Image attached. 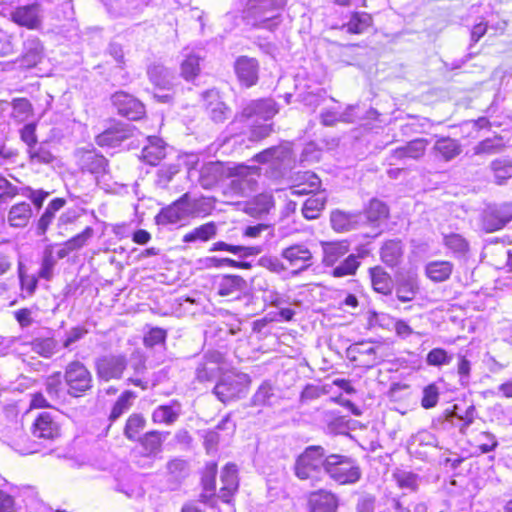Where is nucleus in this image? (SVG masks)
Instances as JSON below:
<instances>
[{
  "label": "nucleus",
  "instance_id": "f257e3e1",
  "mask_svg": "<svg viewBox=\"0 0 512 512\" xmlns=\"http://www.w3.org/2000/svg\"><path fill=\"white\" fill-rule=\"evenodd\" d=\"M284 5L285 0H248L243 19L254 28L274 31L282 22Z\"/></svg>",
  "mask_w": 512,
  "mask_h": 512
},
{
  "label": "nucleus",
  "instance_id": "f03ea898",
  "mask_svg": "<svg viewBox=\"0 0 512 512\" xmlns=\"http://www.w3.org/2000/svg\"><path fill=\"white\" fill-rule=\"evenodd\" d=\"M300 182L291 187V195H306L313 193L303 204L302 214L308 220L316 219L324 209L327 197L324 192H316L320 187L319 177L310 171L303 172L298 176Z\"/></svg>",
  "mask_w": 512,
  "mask_h": 512
},
{
  "label": "nucleus",
  "instance_id": "7ed1b4c3",
  "mask_svg": "<svg viewBox=\"0 0 512 512\" xmlns=\"http://www.w3.org/2000/svg\"><path fill=\"white\" fill-rule=\"evenodd\" d=\"M327 456L325 449L319 445H310L296 458L294 463L295 476L313 485L320 482L326 474Z\"/></svg>",
  "mask_w": 512,
  "mask_h": 512
},
{
  "label": "nucleus",
  "instance_id": "20e7f679",
  "mask_svg": "<svg viewBox=\"0 0 512 512\" xmlns=\"http://www.w3.org/2000/svg\"><path fill=\"white\" fill-rule=\"evenodd\" d=\"M325 472L340 485L355 484L362 476L361 468L356 460L339 454L327 455Z\"/></svg>",
  "mask_w": 512,
  "mask_h": 512
},
{
  "label": "nucleus",
  "instance_id": "39448f33",
  "mask_svg": "<svg viewBox=\"0 0 512 512\" xmlns=\"http://www.w3.org/2000/svg\"><path fill=\"white\" fill-rule=\"evenodd\" d=\"M64 381L68 387V394L79 397L92 388V374L80 361L69 363L64 372Z\"/></svg>",
  "mask_w": 512,
  "mask_h": 512
},
{
  "label": "nucleus",
  "instance_id": "423d86ee",
  "mask_svg": "<svg viewBox=\"0 0 512 512\" xmlns=\"http://www.w3.org/2000/svg\"><path fill=\"white\" fill-rule=\"evenodd\" d=\"M278 111V105L272 98L252 100L235 116L230 127L238 123V121L266 122L272 119Z\"/></svg>",
  "mask_w": 512,
  "mask_h": 512
},
{
  "label": "nucleus",
  "instance_id": "0eeeda50",
  "mask_svg": "<svg viewBox=\"0 0 512 512\" xmlns=\"http://www.w3.org/2000/svg\"><path fill=\"white\" fill-rule=\"evenodd\" d=\"M258 168L255 166L237 165L231 167L228 189L235 195L246 197L256 190Z\"/></svg>",
  "mask_w": 512,
  "mask_h": 512
},
{
  "label": "nucleus",
  "instance_id": "6e6552de",
  "mask_svg": "<svg viewBox=\"0 0 512 512\" xmlns=\"http://www.w3.org/2000/svg\"><path fill=\"white\" fill-rule=\"evenodd\" d=\"M480 220L485 232L500 230L512 221V204L488 205L483 209Z\"/></svg>",
  "mask_w": 512,
  "mask_h": 512
},
{
  "label": "nucleus",
  "instance_id": "1a4fd4ad",
  "mask_svg": "<svg viewBox=\"0 0 512 512\" xmlns=\"http://www.w3.org/2000/svg\"><path fill=\"white\" fill-rule=\"evenodd\" d=\"M165 437L159 431H150L139 438L141 450L137 464L140 467H152L154 461L160 457Z\"/></svg>",
  "mask_w": 512,
  "mask_h": 512
},
{
  "label": "nucleus",
  "instance_id": "9d476101",
  "mask_svg": "<svg viewBox=\"0 0 512 512\" xmlns=\"http://www.w3.org/2000/svg\"><path fill=\"white\" fill-rule=\"evenodd\" d=\"M126 367L127 359L122 354L103 355L95 361L96 375L105 382L120 379Z\"/></svg>",
  "mask_w": 512,
  "mask_h": 512
},
{
  "label": "nucleus",
  "instance_id": "9b49d317",
  "mask_svg": "<svg viewBox=\"0 0 512 512\" xmlns=\"http://www.w3.org/2000/svg\"><path fill=\"white\" fill-rule=\"evenodd\" d=\"M111 101L118 114L129 120H139L145 115L144 104L126 92L118 91L114 93Z\"/></svg>",
  "mask_w": 512,
  "mask_h": 512
},
{
  "label": "nucleus",
  "instance_id": "f8f14e48",
  "mask_svg": "<svg viewBox=\"0 0 512 512\" xmlns=\"http://www.w3.org/2000/svg\"><path fill=\"white\" fill-rule=\"evenodd\" d=\"M246 386L244 377L235 374H228L221 378L215 385L213 393L223 403L240 398L245 393Z\"/></svg>",
  "mask_w": 512,
  "mask_h": 512
},
{
  "label": "nucleus",
  "instance_id": "ddd939ff",
  "mask_svg": "<svg viewBox=\"0 0 512 512\" xmlns=\"http://www.w3.org/2000/svg\"><path fill=\"white\" fill-rule=\"evenodd\" d=\"M229 175H231L230 166L220 161H210L201 166L198 183L204 189H211Z\"/></svg>",
  "mask_w": 512,
  "mask_h": 512
},
{
  "label": "nucleus",
  "instance_id": "4468645a",
  "mask_svg": "<svg viewBox=\"0 0 512 512\" xmlns=\"http://www.w3.org/2000/svg\"><path fill=\"white\" fill-rule=\"evenodd\" d=\"M31 433L34 438L45 442H53L60 436V426L49 412L40 413L33 422Z\"/></svg>",
  "mask_w": 512,
  "mask_h": 512
},
{
  "label": "nucleus",
  "instance_id": "2eb2a0df",
  "mask_svg": "<svg viewBox=\"0 0 512 512\" xmlns=\"http://www.w3.org/2000/svg\"><path fill=\"white\" fill-rule=\"evenodd\" d=\"M77 164L82 172H88L95 176L107 172L108 160L93 150L80 149L76 152Z\"/></svg>",
  "mask_w": 512,
  "mask_h": 512
},
{
  "label": "nucleus",
  "instance_id": "dca6fc26",
  "mask_svg": "<svg viewBox=\"0 0 512 512\" xmlns=\"http://www.w3.org/2000/svg\"><path fill=\"white\" fill-rule=\"evenodd\" d=\"M11 20L28 29H38L42 24V11L38 3L19 6L10 13Z\"/></svg>",
  "mask_w": 512,
  "mask_h": 512
},
{
  "label": "nucleus",
  "instance_id": "f3484780",
  "mask_svg": "<svg viewBox=\"0 0 512 512\" xmlns=\"http://www.w3.org/2000/svg\"><path fill=\"white\" fill-rule=\"evenodd\" d=\"M207 114L215 123H223L231 115V109L221 100L219 92L210 89L202 94Z\"/></svg>",
  "mask_w": 512,
  "mask_h": 512
},
{
  "label": "nucleus",
  "instance_id": "a211bd4d",
  "mask_svg": "<svg viewBox=\"0 0 512 512\" xmlns=\"http://www.w3.org/2000/svg\"><path fill=\"white\" fill-rule=\"evenodd\" d=\"M135 128L130 124L116 123L96 137V143L101 147H116L124 140L134 135Z\"/></svg>",
  "mask_w": 512,
  "mask_h": 512
},
{
  "label": "nucleus",
  "instance_id": "6ab92c4d",
  "mask_svg": "<svg viewBox=\"0 0 512 512\" xmlns=\"http://www.w3.org/2000/svg\"><path fill=\"white\" fill-rule=\"evenodd\" d=\"M281 256L292 267H297L294 274L307 270L312 265L313 255L305 244H294L282 250Z\"/></svg>",
  "mask_w": 512,
  "mask_h": 512
},
{
  "label": "nucleus",
  "instance_id": "aec40b11",
  "mask_svg": "<svg viewBox=\"0 0 512 512\" xmlns=\"http://www.w3.org/2000/svg\"><path fill=\"white\" fill-rule=\"evenodd\" d=\"M476 415L477 412L472 401L464 400L462 403H456L450 409V426L459 428V431L464 434Z\"/></svg>",
  "mask_w": 512,
  "mask_h": 512
},
{
  "label": "nucleus",
  "instance_id": "412c9836",
  "mask_svg": "<svg viewBox=\"0 0 512 512\" xmlns=\"http://www.w3.org/2000/svg\"><path fill=\"white\" fill-rule=\"evenodd\" d=\"M339 497L328 490L320 489L310 493L308 508L310 512H337Z\"/></svg>",
  "mask_w": 512,
  "mask_h": 512
},
{
  "label": "nucleus",
  "instance_id": "4be33fe9",
  "mask_svg": "<svg viewBox=\"0 0 512 512\" xmlns=\"http://www.w3.org/2000/svg\"><path fill=\"white\" fill-rule=\"evenodd\" d=\"M187 218H202L211 214L215 208V201L211 197H191L189 193L181 196Z\"/></svg>",
  "mask_w": 512,
  "mask_h": 512
},
{
  "label": "nucleus",
  "instance_id": "5701e85b",
  "mask_svg": "<svg viewBox=\"0 0 512 512\" xmlns=\"http://www.w3.org/2000/svg\"><path fill=\"white\" fill-rule=\"evenodd\" d=\"M235 73L242 85L251 87L258 81L259 63L255 58L240 56L234 64Z\"/></svg>",
  "mask_w": 512,
  "mask_h": 512
},
{
  "label": "nucleus",
  "instance_id": "b1692460",
  "mask_svg": "<svg viewBox=\"0 0 512 512\" xmlns=\"http://www.w3.org/2000/svg\"><path fill=\"white\" fill-rule=\"evenodd\" d=\"M44 58V47L36 36H28L23 42L22 55L19 59L21 67L30 69L39 64Z\"/></svg>",
  "mask_w": 512,
  "mask_h": 512
},
{
  "label": "nucleus",
  "instance_id": "393cba45",
  "mask_svg": "<svg viewBox=\"0 0 512 512\" xmlns=\"http://www.w3.org/2000/svg\"><path fill=\"white\" fill-rule=\"evenodd\" d=\"M185 220H188V218L181 197L171 205L162 208L155 217L156 223L163 226L177 224Z\"/></svg>",
  "mask_w": 512,
  "mask_h": 512
},
{
  "label": "nucleus",
  "instance_id": "a878e982",
  "mask_svg": "<svg viewBox=\"0 0 512 512\" xmlns=\"http://www.w3.org/2000/svg\"><path fill=\"white\" fill-rule=\"evenodd\" d=\"M218 233V224L214 221H210L204 224H201L182 237L183 243H204L214 239Z\"/></svg>",
  "mask_w": 512,
  "mask_h": 512
},
{
  "label": "nucleus",
  "instance_id": "bb28decb",
  "mask_svg": "<svg viewBox=\"0 0 512 512\" xmlns=\"http://www.w3.org/2000/svg\"><path fill=\"white\" fill-rule=\"evenodd\" d=\"M332 228L337 232L349 231L363 222L361 213H347L340 210L333 211L330 217Z\"/></svg>",
  "mask_w": 512,
  "mask_h": 512
},
{
  "label": "nucleus",
  "instance_id": "cd10ccee",
  "mask_svg": "<svg viewBox=\"0 0 512 512\" xmlns=\"http://www.w3.org/2000/svg\"><path fill=\"white\" fill-rule=\"evenodd\" d=\"M323 264L332 267L335 263L347 254L350 250V244L347 240L323 242Z\"/></svg>",
  "mask_w": 512,
  "mask_h": 512
},
{
  "label": "nucleus",
  "instance_id": "c85d7f7f",
  "mask_svg": "<svg viewBox=\"0 0 512 512\" xmlns=\"http://www.w3.org/2000/svg\"><path fill=\"white\" fill-rule=\"evenodd\" d=\"M404 246L400 240H388L380 249V257L388 267L398 266L403 258Z\"/></svg>",
  "mask_w": 512,
  "mask_h": 512
},
{
  "label": "nucleus",
  "instance_id": "c756f323",
  "mask_svg": "<svg viewBox=\"0 0 512 512\" xmlns=\"http://www.w3.org/2000/svg\"><path fill=\"white\" fill-rule=\"evenodd\" d=\"M489 168L493 174V181L496 185L507 184L512 178V157L504 156L491 161Z\"/></svg>",
  "mask_w": 512,
  "mask_h": 512
},
{
  "label": "nucleus",
  "instance_id": "7c9ffc66",
  "mask_svg": "<svg viewBox=\"0 0 512 512\" xmlns=\"http://www.w3.org/2000/svg\"><path fill=\"white\" fill-rule=\"evenodd\" d=\"M181 414V404L173 400L167 405L158 406L152 413V420L155 423L171 425L177 421Z\"/></svg>",
  "mask_w": 512,
  "mask_h": 512
},
{
  "label": "nucleus",
  "instance_id": "2f4dec72",
  "mask_svg": "<svg viewBox=\"0 0 512 512\" xmlns=\"http://www.w3.org/2000/svg\"><path fill=\"white\" fill-rule=\"evenodd\" d=\"M147 74L149 80L156 87L169 90L173 84V74L172 72L163 66L162 64H152L148 67Z\"/></svg>",
  "mask_w": 512,
  "mask_h": 512
},
{
  "label": "nucleus",
  "instance_id": "473e14b6",
  "mask_svg": "<svg viewBox=\"0 0 512 512\" xmlns=\"http://www.w3.org/2000/svg\"><path fill=\"white\" fill-rule=\"evenodd\" d=\"M226 251L241 258L259 255L262 252L259 246L234 245L225 241H217L211 245L209 252Z\"/></svg>",
  "mask_w": 512,
  "mask_h": 512
},
{
  "label": "nucleus",
  "instance_id": "72a5a7b5",
  "mask_svg": "<svg viewBox=\"0 0 512 512\" xmlns=\"http://www.w3.org/2000/svg\"><path fill=\"white\" fill-rule=\"evenodd\" d=\"M165 154L166 148L163 140L157 137H149L148 144L142 149L141 157L146 163L156 165L165 157Z\"/></svg>",
  "mask_w": 512,
  "mask_h": 512
},
{
  "label": "nucleus",
  "instance_id": "f704fd0d",
  "mask_svg": "<svg viewBox=\"0 0 512 512\" xmlns=\"http://www.w3.org/2000/svg\"><path fill=\"white\" fill-rule=\"evenodd\" d=\"M246 281L238 275H225L218 283V294L220 296H237L245 290Z\"/></svg>",
  "mask_w": 512,
  "mask_h": 512
},
{
  "label": "nucleus",
  "instance_id": "c9c22d12",
  "mask_svg": "<svg viewBox=\"0 0 512 512\" xmlns=\"http://www.w3.org/2000/svg\"><path fill=\"white\" fill-rule=\"evenodd\" d=\"M184 59L181 62V76L187 80L191 81L195 79L200 73V60L201 56L193 51L188 49L183 50Z\"/></svg>",
  "mask_w": 512,
  "mask_h": 512
},
{
  "label": "nucleus",
  "instance_id": "e433bc0d",
  "mask_svg": "<svg viewBox=\"0 0 512 512\" xmlns=\"http://www.w3.org/2000/svg\"><path fill=\"white\" fill-rule=\"evenodd\" d=\"M32 216V209L29 203L20 202L13 205L8 213V223L12 227H25Z\"/></svg>",
  "mask_w": 512,
  "mask_h": 512
},
{
  "label": "nucleus",
  "instance_id": "4c0bfd02",
  "mask_svg": "<svg viewBox=\"0 0 512 512\" xmlns=\"http://www.w3.org/2000/svg\"><path fill=\"white\" fill-rule=\"evenodd\" d=\"M219 371L218 359L214 355L206 356L196 368V379L199 382L213 381L218 376Z\"/></svg>",
  "mask_w": 512,
  "mask_h": 512
},
{
  "label": "nucleus",
  "instance_id": "58836bf2",
  "mask_svg": "<svg viewBox=\"0 0 512 512\" xmlns=\"http://www.w3.org/2000/svg\"><path fill=\"white\" fill-rule=\"evenodd\" d=\"M373 289L381 294L388 295L392 291L391 276L381 267L375 266L369 269Z\"/></svg>",
  "mask_w": 512,
  "mask_h": 512
},
{
  "label": "nucleus",
  "instance_id": "ea45409f",
  "mask_svg": "<svg viewBox=\"0 0 512 512\" xmlns=\"http://www.w3.org/2000/svg\"><path fill=\"white\" fill-rule=\"evenodd\" d=\"M217 465L214 462L207 463L202 476L203 493L200 500L207 503L214 496L216 489Z\"/></svg>",
  "mask_w": 512,
  "mask_h": 512
},
{
  "label": "nucleus",
  "instance_id": "a19ab883",
  "mask_svg": "<svg viewBox=\"0 0 512 512\" xmlns=\"http://www.w3.org/2000/svg\"><path fill=\"white\" fill-rule=\"evenodd\" d=\"M277 400L275 387L270 382L264 381L256 390L251 401L254 406H271Z\"/></svg>",
  "mask_w": 512,
  "mask_h": 512
},
{
  "label": "nucleus",
  "instance_id": "79ce46f5",
  "mask_svg": "<svg viewBox=\"0 0 512 512\" xmlns=\"http://www.w3.org/2000/svg\"><path fill=\"white\" fill-rule=\"evenodd\" d=\"M65 203L63 198H55L48 204L37 224L38 235H44L46 233L49 225L55 218V213L59 211Z\"/></svg>",
  "mask_w": 512,
  "mask_h": 512
},
{
  "label": "nucleus",
  "instance_id": "37998d69",
  "mask_svg": "<svg viewBox=\"0 0 512 512\" xmlns=\"http://www.w3.org/2000/svg\"><path fill=\"white\" fill-rule=\"evenodd\" d=\"M348 354L351 361H358L357 355L366 356L367 360L363 361L362 364L368 367L374 366L379 362L376 357V349L372 346H368L364 342L352 345L348 349Z\"/></svg>",
  "mask_w": 512,
  "mask_h": 512
},
{
  "label": "nucleus",
  "instance_id": "c03bdc74",
  "mask_svg": "<svg viewBox=\"0 0 512 512\" xmlns=\"http://www.w3.org/2000/svg\"><path fill=\"white\" fill-rule=\"evenodd\" d=\"M426 149V142L423 139H416L409 142L406 146L397 148L393 151L392 157L396 159L420 158Z\"/></svg>",
  "mask_w": 512,
  "mask_h": 512
},
{
  "label": "nucleus",
  "instance_id": "a18cd8bd",
  "mask_svg": "<svg viewBox=\"0 0 512 512\" xmlns=\"http://www.w3.org/2000/svg\"><path fill=\"white\" fill-rule=\"evenodd\" d=\"M365 253L350 254L339 265L333 268L332 275L336 278L354 275L360 266V259L363 258Z\"/></svg>",
  "mask_w": 512,
  "mask_h": 512
},
{
  "label": "nucleus",
  "instance_id": "49530a36",
  "mask_svg": "<svg viewBox=\"0 0 512 512\" xmlns=\"http://www.w3.org/2000/svg\"><path fill=\"white\" fill-rule=\"evenodd\" d=\"M502 136L496 135L492 138H486L474 146L473 151L475 155H493L500 153L504 150Z\"/></svg>",
  "mask_w": 512,
  "mask_h": 512
},
{
  "label": "nucleus",
  "instance_id": "de8ad7c7",
  "mask_svg": "<svg viewBox=\"0 0 512 512\" xmlns=\"http://www.w3.org/2000/svg\"><path fill=\"white\" fill-rule=\"evenodd\" d=\"M31 350L44 358H50L57 352L58 343L53 337H37L30 343Z\"/></svg>",
  "mask_w": 512,
  "mask_h": 512
},
{
  "label": "nucleus",
  "instance_id": "09e8293b",
  "mask_svg": "<svg viewBox=\"0 0 512 512\" xmlns=\"http://www.w3.org/2000/svg\"><path fill=\"white\" fill-rule=\"evenodd\" d=\"M388 213V207L385 203L377 199H372L365 212L361 213V216H363V222L367 220L374 224L382 219H386Z\"/></svg>",
  "mask_w": 512,
  "mask_h": 512
},
{
  "label": "nucleus",
  "instance_id": "8fccbe9b",
  "mask_svg": "<svg viewBox=\"0 0 512 512\" xmlns=\"http://www.w3.org/2000/svg\"><path fill=\"white\" fill-rule=\"evenodd\" d=\"M30 161L35 164H51L55 160V156L49 149V145L45 142L39 143L27 149Z\"/></svg>",
  "mask_w": 512,
  "mask_h": 512
},
{
  "label": "nucleus",
  "instance_id": "3c124183",
  "mask_svg": "<svg viewBox=\"0 0 512 512\" xmlns=\"http://www.w3.org/2000/svg\"><path fill=\"white\" fill-rule=\"evenodd\" d=\"M54 248V245H48L45 247L43 252V258L38 276L45 280H50L52 278L53 270L57 263Z\"/></svg>",
  "mask_w": 512,
  "mask_h": 512
},
{
  "label": "nucleus",
  "instance_id": "603ef678",
  "mask_svg": "<svg viewBox=\"0 0 512 512\" xmlns=\"http://www.w3.org/2000/svg\"><path fill=\"white\" fill-rule=\"evenodd\" d=\"M146 420L141 414L134 413L129 416L124 428V435L131 441L139 440L140 432L145 428Z\"/></svg>",
  "mask_w": 512,
  "mask_h": 512
},
{
  "label": "nucleus",
  "instance_id": "864d4df0",
  "mask_svg": "<svg viewBox=\"0 0 512 512\" xmlns=\"http://www.w3.org/2000/svg\"><path fill=\"white\" fill-rule=\"evenodd\" d=\"M45 391L52 401H59L64 396L62 377L59 372L47 377L45 381Z\"/></svg>",
  "mask_w": 512,
  "mask_h": 512
},
{
  "label": "nucleus",
  "instance_id": "5fc2aeb1",
  "mask_svg": "<svg viewBox=\"0 0 512 512\" xmlns=\"http://www.w3.org/2000/svg\"><path fill=\"white\" fill-rule=\"evenodd\" d=\"M371 22L372 18L369 14L355 12L344 27L349 33L361 34L371 25Z\"/></svg>",
  "mask_w": 512,
  "mask_h": 512
},
{
  "label": "nucleus",
  "instance_id": "6e6d98bb",
  "mask_svg": "<svg viewBox=\"0 0 512 512\" xmlns=\"http://www.w3.org/2000/svg\"><path fill=\"white\" fill-rule=\"evenodd\" d=\"M18 277L21 289L25 291L28 296L33 295L38 285V278L35 275H29L25 265L21 261L18 262Z\"/></svg>",
  "mask_w": 512,
  "mask_h": 512
},
{
  "label": "nucleus",
  "instance_id": "4d7b16f0",
  "mask_svg": "<svg viewBox=\"0 0 512 512\" xmlns=\"http://www.w3.org/2000/svg\"><path fill=\"white\" fill-rule=\"evenodd\" d=\"M450 252L460 260H465L469 254V243L460 234L450 233Z\"/></svg>",
  "mask_w": 512,
  "mask_h": 512
},
{
  "label": "nucleus",
  "instance_id": "13d9d810",
  "mask_svg": "<svg viewBox=\"0 0 512 512\" xmlns=\"http://www.w3.org/2000/svg\"><path fill=\"white\" fill-rule=\"evenodd\" d=\"M168 474L175 481H180L188 476L189 464L186 460L175 458L167 463Z\"/></svg>",
  "mask_w": 512,
  "mask_h": 512
},
{
  "label": "nucleus",
  "instance_id": "bf43d9fd",
  "mask_svg": "<svg viewBox=\"0 0 512 512\" xmlns=\"http://www.w3.org/2000/svg\"><path fill=\"white\" fill-rule=\"evenodd\" d=\"M426 275L435 282L446 280L448 278V262L433 261L428 263Z\"/></svg>",
  "mask_w": 512,
  "mask_h": 512
},
{
  "label": "nucleus",
  "instance_id": "052dcab7",
  "mask_svg": "<svg viewBox=\"0 0 512 512\" xmlns=\"http://www.w3.org/2000/svg\"><path fill=\"white\" fill-rule=\"evenodd\" d=\"M397 484L402 489L409 491L417 490L420 478L417 474L410 471H398L394 474Z\"/></svg>",
  "mask_w": 512,
  "mask_h": 512
},
{
  "label": "nucleus",
  "instance_id": "680f3d73",
  "mask_svg": "<svg viewBox=\"0 0 512 512\" xmlns=\"http://www.w3.org/2000/svg\"><path fill=\"white\" fill-rule=\"evenodd\" d=\"M241 123H246L250 127V136L249 139L251 141H260L267 136H269L272 132V124L261 123L256 121H240Z\"/></svg>",
  "mask_w": 512,
  "mask_h": 512
},
{
  "label": "nucleus",
  "instance_id": "e2e57ef3",
  "mask_svg": "<svg viewBox=\"0 0 512 512\" xmlns=\"http://www.w3.org/2000/svg\"><path fill=\"white\" fill-rule=\"evenodd\" d=\"M134 394L131 391H125L115 402L110 413V420L115 421L122 416L131 406V398Z\"/></svg>",
  "mask_w": 512,
  "mask_h": 512
},
{
  "label": "nucleus",
  "instance_id": "0e129e2a",
  "mask_svg": "<svg viewBox=\"0 0 512 512\" xmlns=\"http://www.w3.org/2000/svg\"><path fill=\"white\" fill-rule=\"evenodd\" d=\"M417 292V286L413 279L409 278L398 283L396 295L402 302L411 301Z\"/></svg>",
  "mask_w": 512,
  "mask_h": 512
},
{
  "label": "nucleus",
  "instance_id": "69168bd1",
  "mask_svg": "<svg viewBox=\"0 0 512 512\" xmlns=\"http://www.w3.org/2000/svg\"><path fill=\"white\" fill-rule=\"evenodd\" d=\"M457 376L461 386L466 387L470 382L471 363L465 356L457 355Z\"/></svg>",
  "mask_w": 512,
  "mask_h": 512
},
{
  "label": "nucleus",
  "instance_id": "338daca9",
  "mask_svg": "<svg viewBox=\"0 0 512 512\" xmlns=\"http://www.w3.org/2000/svg\"><path fill=\"white\" fill-rule=\"evenodd\" d=\"M15 36L3 29H0V56L5 57L15 52Z\"/></svg>",
  "mask_w": 512,
  "mask_h": 512
},
{
  "label": "nucleus",
  "instance_id": "774afa93",
  "mask_svg": "<svg viewBox=\"0 0 512 512\" xmlns=\"http://www.w3.org/2000/svg\"><path fill=\"white\" fill-rule=\"evenodd\" d=\"M94 234V230L91 227H86L81 233L67 240V249H70L71 252L82 248L86 245L87 241L92 238Z\"/></svg>",
  "mask_w": 512,
  "mask_h": 512
}]
</instances>
